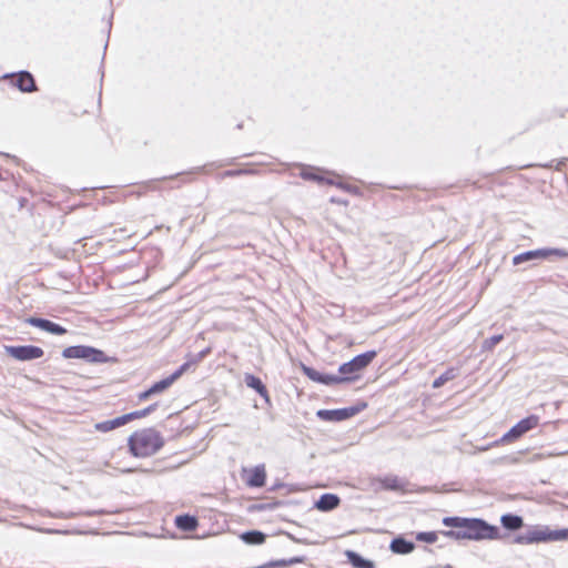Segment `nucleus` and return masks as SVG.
I'll use <instances>...</instances> for the list:
<instances>
[{"instance_id":"bb28decb","label":"nucleus","mask_w":568,"mask_h":568,"mask_svg":"<svg viewBox=\"0 0 568 568\" xmlns=\"http://www.w3.org/2000/svg\"><path fill=\"white\" fill-rule=\"evenodd\" d=\"M457 376V371L454 367L448 368L440 376L433 382V388H439L447 382L454 379Z\"/></svg>"},{"instance_id":"393cba45","label":"nucleus","mask_w":568,"mask_h":568,"mask_svg":"<svg viewBox=\"0 0 568 568\" xmlns=\"http://www.w3.org/2000/svg\"><path fill=\"white\" fill-rule=\"evenodd\" d=\"M500 521L503 526L510 530H516L523 527V518L517 515L507 514L501 516Z\"/></svg>"},{"instance_id":"f8f14e48","label":"nucleus","mask_w":568,"mask_h":568,"mask_svg":"<svg viewBox=\"0 0 568 568\" xmlns=\"http://www.w3.org/2000/svg\"><path fill=\"white\" fill-rule=\"evenodd\" d=\"M243 480L248 487H263L266 483V470L264 465L250 469H243Z\"/></svg>"},{"instance_id":"6ab92c4d","label":"nucleus","mask_w":568,"mask_h":568,"mask_svg":"<svg viewBox=\"0 0 568 568\" xmlns=\"http://www.w3.org/2000/svg\"><path fill=\"white\" fill-rule=\"evenodd\" d=\"M210 353V348L202 351L196 357H193L182 364L171 376L176 382L184 373H186L191 367L195 366L199 362H201L207 354Z\"/></svg>"},{"instance_id":"423d86ee","label":"nucleus","mask_w":568,"mask_h":568,"mask_svg":"<svg viewBox=\"0 0 568 568\" xmlns=\"http://www.w3.org/2000/svg\"><path fill=\"white\" fill-rule=\"evenodd\" d=\"M62 356L64 358H82L90 363L108 362L103 351L85 345L69 346L63 349Z\"/></svg>"},{"instance_id":"7ed1b4c3","label":"nucleus","mask_w":568,"mask_h":568,"mask_svg":"<svg viewBox=\"0 0 568 568\" xmlns=\"http://www.w3.org/2000/svg\"><path fill=\"white\" fill-rule=\"evenodd\" d=\"M557 540H568V528L552 530L549 527H535L516 538V542L524 545Z\"/></svg>"},{"instance_id":"aec40b11","label":"nucleus","mask_w":568,"mask_h":568,"mask_svg":"<svg viewBox=\"0 0 568 568\" xmlns=\"http://www.w3.org/2000/svg\"><path fill=\"white\" fill-rule=\"evenodd\" d=\"M244 381L248 387L256 390L266 402L270 400L267 388L258 377L252 374H246Z\"/></svg>"},{"instance_id":"473e14b6","label":"nucleus","mask_w":568,"mask_h":568,"mask_svg":"<svg viewBox=\"0 0 568 568\" xmlns=\"http://www.w3.org/2000/svg\"><path fill=\"white\" fill-rule=\"evenodd\" d=\"M329 202L334 203V204H338V205H344V206L348 205V201L338 199V197H331Z\"/></svg>"},{"instance_id":"7c9ffc66","label":"nucleus","mask_w":568,"mask_h":568,"mask_svg":"<svg viewBox=\"0 0 568 568\" xmlns=\"http://www.w3.org/2000/svg\"><path fill=\"white\" fill-rule=\"evenodd\" d=\"M503 338H504V336H503L501 334H499V335H494V336H491V337L487 338V339L484 342V344H483V348H484L485 351H493V349H494V347H495L498 343H500V342L503 341Z\"/></svg>"},{"instance_id":"a211bd4d","label":"nucleus","mask_w":568,"mask_h":568,"mask_svg":"<svg viewBox=\"0 0 568 568\" xmlns=\"http://www.w3.org/2000/svg\"><path fill=\"white\" fill-rule=\"evenodd\" d=\"M303 371L305 373V375L311 378L312 381L314 382H318V383H323V384H335V383H341V379L338 376H334V375H322L321 373H318L317 371L311 368V367H303Z\"/></svg>"},{"instance_id":"a878e982","label":"nucleus","mask_w":568,"mask_h":568,"mask_svg":"<svg viewBox=\"0 0 568 568\" xmlns=\"http://www.w3.org/2000/svg\"><path fill=\"white\" fill-rule=\"evenodd\" d=\"M254 174H257V170H255L254 168L246 166V168L224 171L223 173H221L220 176L222 179H225V178H235V176H241V175H254Z\"/></svg>"},{"instance_id":"dca6fc26","label":"nucleus","mask_w":568,"mask_h":568,"mask_svg":"<svg viewBox=\"0 0 568 568\" xmlns=\"http://www.w3.org/2000/svg\"><path fill=\"white\" fill-rule=\"evenodd\" d=\"M341 504V498L335 494H324L315 503V508L320 511H331L337 508Z\"/></svg>"},{"instance_id":"f3484780","label":"nucleus","mask_w":568,"mask_h":568,"mask_svg":"<svg viewBox=\"0 0 568 568\" xmlns=\"http://www.w3.org/2000/svg\"><path fill=\"white\" fill-rule=\"evenodd\" d=\"M174 524L178 529L186 532L196 530L199 520L195 516L191 515H179L174 519Z\"/></svg>"},{"instance_id":"f03ea898","label":"nucleus","mask_w":568,"mask_h":568,"mask_svg":"<svg viewBox=\"0 0 568 568\" xmlns=\"http://www.w3.org/2000/svg\"><path fill=\"white\" fill-rule=\"evenodd\" d=\"M448 537L474 540H495L499 538V529L496 526L487 524L485 520L468 518L464 530L447 531Z\"/></svg>"},{"instance_id":"9d476101","label":"nucleus","mask_w":568,"mask_h":568,"mask_svg":"<svg viewBox=\"0 0 568 568\" xmlns=\"http://www.w3.org/2000/svg\"><path fill=\"white\" fill-rule=\"evenodd\" d=\"M4 80H8L12 87L18 88L22 92H33L37 91L36 81L31 73L27 71H21L13 74H7L3 77Z\"/></svg>"},{"instance_id":"f257e3e1","label":"nucleus","mask_w":568,"mask_h":568,"mask_svg":"<svg viewBox=\"0 0 568 568\" xmlns=\"http://www.w3.org/2000/svg\"><path fill=\"white\" fill-rule=\"evenodd\" d=\"M164 445L161 433L153 427L134 430L128 438L129 453L135 458L155 455Z\"/></svg>"},{"instance_id":"b1692460","label":"nucleus","mask_w":568,"mask_h":568,"mask_svg":"<svg viewBox=\"0 0 568 568\" xmlns=\"http://www.w3.org/2000/svg\"><path fill=\"white\" fill-rule=\"evenodd\" d=\"M240 538L248 545H262L264 544L266 536L262 531L251 530L241 534Z\"/></svg>"},{"instance_id":"39448f33","label":"nucleus","mask_w":568,"mask_h":568,"mask_svg":"<svg viewBox=\"0 0 568 568\" xmlns=\"http://www.w3.org/2000/svg\"><path fill=\"white\" fill-rule=\"evenodd\" d=\"M158 405L156 404H153V405H150L143 409H140V410H134V412H131V413H128V414H124L122 416H119L114 419H110V420H104V422H100V423H97L94 425V429L97 432H100V433H109V432H112L119 427H122L133 420H136V419H142V418H145L146 416H149L151 413H153L155 409H156Z\"/></svg>"},{"instance_id":"cd10ccee","label":"nucleus","mask_w":568,"mask_h":568,"mask_svg":"<svg viewBox=\"0 0 568 568\" xmlns=\"http://www.w3.org/2000/svg\"><path fill=\"white\" fill-rule=\"evenodd\" d=\"M379 483L385 489L389 490H398L403 487V484L397 476H386L379 479Z\"/></svg>"},{"instance_id":"4be33fe9","label":"nucleus","mask_w":568,"mask_h":568,"mask_svg":"<svg viewBox=\"0 0 568 568\" xmlns=\"http://www.w3.org/2000/svg\"><path fill=\"white\" fill-rule=\"evenodd\" d=\"M345 556H346L348 562L354 568H375V565L373 561L363 558L362 556H359L358 554H356L353 550H346Z\"/></svg>"},{"instance_id":"c756f323","label":"nucleus","mask_w":568,"mask_h":568,"mask_svg":"<svg viewBox=\"0 0 568 568\" xmlns=\"http://www.w3.org/2000/svg\"><path fill=\"white\" fill-rule=\"evenodd\" d=\"M416 539L418 541L434 544L437 541L438 536H437V532H435V531H423V532L417 534Z\"/></svg>"},{"instance_id":"c85d7f7f","label":"nucleus","mask_w":568,"mask_h":568,"mask_svg":"<svg viewBox=\"0 0 568 568\" xmlns=\"http://www.w3.org/2000/svg\"><path fill=\"white\" fill-rule=\"evenodd\" d=\"M467 519L468 518H462V517H445L443 519V524L446 527H453V528H457L458 530H464Z\"/></svg>"},{"instance_id":"2eb2a0df","label":"nucleus","mask_w":568,"mask_h":568,"mask_svg":"<svg viewBox=\"0 0 568 568\" xmlns=\"http://www.w3.org/2000/svg\"><path fill=\"white\" fill-rule=\"evenodd\" d=\"M353 409L343 408V409H322L317 412V416L327 422H341L347 419L354 415Z\"/></svg>"},{"instance_id":"4468645a","label":"nucleus","mask_w":568,"mask_h":568,"mask_svg":"<svg viewBox=\"0 0 568 568\" xmlns=\"http://www.w3.org/2000/svg\"><path fill=\"white\" fill-rule=\"evenodd\" d=\"M28 323L34 327L41 328L48 333L54 334V335H64L67 333V329L49 320L39 318V317H30L28 320Z\"/></svg>"},{"instance_id":"5701e85b","label":"nucleus","mask_w":568,"mask_h":568,"mask_svg":"<svg viewBox=\"0 0 568 568\" xmlns=\"http://www.w3.org/2000/svg\"><path fill=\"white\" fill-rule=\"evenodd\" d=\"M332 181H334L333 183H331L332 186H336L337 189H341V190H343L349 194H353V195L361 194V190L358 186L345 182L343 176H341L339 174H337L335 172H334Z\"/></svg>"},{"instance_id":"f704fd0d","label":"nucleus","mask_w":568,"mask_h":568,"mask_svg":"<svg viewBox=\"0 0 568 568\" xmlns=\"http://www.w3.org/2000/svg\"><path fill=\"white\" fill-rule=\"evenodd\" d=\"M200 170H201V171H203L204 173H207V172H209V171H207V169H206V166H203V168H202V169H200Z\"/></svg>"},{"instance_id":"72a5a7b5","label":"nucleus","mask_w":568,"mask_h":568,"mask_svg":"<svg viewBox=\"0 0 568 568\" xmlns=\"http://www.w3.org/2000/svg\"><path fill=\"white\" fill-rule=\"evenodd\" d=\"M171 179H179L181 183L192 182V179H187L184 174H178L175 178L172 176Z\"/></svg>"},{"instance_id":"2f4dec72","label":"nucleus","mask_w":568,"mask_h":568,"mask_svg":"<svg viewBox=\"0 0 568 568\" xmlns=\"http://www.w3.org/2000/svg\"><path fill=\"white\" fill-rule=\"evenodd\" d=\"M161 181H151L141 186L140 194H146L148 192L161 190Z\"/></svg>"},{"instance_id":"412c9836","label":"nucleus","mask_w":568,"mask_h":568,"mask_svg":"<svg viewBox=\"0 0 568 568\" xmlns=\"http://www.w3.org/2000/svg\"><path fill=\"white\" fill-rule=\"evenodd\" d=\"M414 548L415 546L413 542L407 541L406 539L400 537L393 539L390 542V550L394 554L407 555L410 554L414 550Z\"/></svg>"},{"instance_id":"1a4fd4ad","label":"nucleus","mask_w":568,"mask_h":568,"mask_svg":"<svg viewBox=\"0 0 568 568\" xmlns=\"http://www.w3.org/2000/svg\"><path fill=\"white\" fill-rule=\"evenodd\" d=\"M334 172L316 166H304L300 172V176L305 181H312L317 184L331 185Z\"/></svg>"},{"instance_id":"9b49d317","label":"nucleus","mask_w":568,"mask_h":568,"mask_svg":"<svg viewBox=\"0 0 568 568\" xmlns=\"http://www.w3.org/2000/svg\"><path fill=\"white\" fill-rule=\"evenodd\" d=\"M7 353L18 361H31L43 356L44 352L39 346L24 345V346H8Z\"/></svg>"},{"instance_id":"6e6552de","label":"nucleus","mask_w":568,"mask_h":568,"mask_svg":"<svg viewBox=\"0 0 568 568\" xmlns=\"http://www.w3.org/2000/svg\"><path fill=\"white\" fill-rule=\"evenodd\" d=\"M549 256H559L567 257L568 253L560 248H539L534 251H528L521 254L514 256L513 263L514 265H518L526 261L535 260V258H547Z\"/></svg>"},{"instance_id":"0eeeda50","label":"nucleus","mask_w":568,"mask_h":568,"mask_svg":"<svg viewBox=\"0 0 568 568\" xmlns=\"http://www.w3.org/2000/svg\"><path fill=\"white\" fill-rule=\"evenodd\" d=\"M539 424L540 417L538 415H529L519 420L506 434H504V436L501 437V442L504 444L515 443L528 432L537 428Z\"/></svg>"},{"instance_id":"20e7f679","label":"nucleus","mask_w":568,"mask_h":568,"mask_svg":"<svg viewBox=\"0 0 568 568\" xmlns=\"http://www.w3.org/2000/svg\"><path fill=\"white\" fill-rule=\"evenodd\" d=\"M377 356L376 351H368L366 353L355 356L347 363L339 366L338 372L342 375L339 377L342 382H353L359 377L362 371H364Z\"/></svg>"},{"instance_id":"ddd939ff","label":"nucleus","mask_w":568,"mask_h":568,"mask_svg":"<svg viewBox=\"0 0 568 568\" xmlns=\"http://www.w3.org/2000/svg\"><path fill=\"white\" fill-rule=\"evenodd\" d=\"M175 383L174 378L170 375L156 383H154L150 388L140 393L138 395L139 402H144L149 399L151 396L155 394H160L165 392L168 388H170Z\"/></svg>"}]
</instances>
